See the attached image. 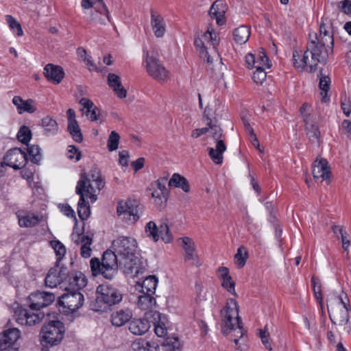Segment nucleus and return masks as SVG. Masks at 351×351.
I'll return each instance as SVG.
<instances>
[{
  "label": "nucleus",
  "mask_w": 351,
  "mask_h": 351,
  "mask_svg": "<svg viewBox=\"0 0 351 351\" xmlns=\"http://www.w3.org/2000/svg\"><path fill=\"white\" fill-rule=\"evenodd\" d=\"M309 42L302 56L297 50L293 52L294 67L300 71L305 69L313 72L319 63L326 64L330 55L333 53L334 39L324 23L319 26V34H309Z\"/></svg>",
  "instance_id": "1"
},
{
  "label": "nucleus",
  "mask_w": 351,
  "mask_h": 351,
  "mask_svg": "<svg viewBox=\"0 0 351 351\" xmlns=\"http://www.w3.org/2000/svg\"><path fill=\"white\" fill-rule=\"evenodd\" d=\"M32 302L29 305L30 309L18 307L14 311V319L21 326H32L39 324L44 318L45 314L41 312H33L39 311L40 308L51 304L55 300L56 296L49 292H37L32 294Z\"/></svg>",
  "instance_id": "2"
},
{
  "label": "nucleus",
  "mask_w": 351,
  "mask_h": 351,
  "mask_svg": "<svg viewBox=\"0 0 351 351\" xmlns=\"http://www.w3.org/2000/svg\"><path fill=\"white\" fill-rule=\"evenodd\" d=\"M112 248L120 258V265H123L126 274L135 277L139 273V260L136 256L137 242L131 237H119L112 242Z\"/></svg>",
  "instance_id": "3"
},
{
  "label": "nucleus",
  "mask_w": 351,
  "mask_h": 351,
  "mask_svg": "<svg viewBox=\"0 0 351 351\" xmlns=\"http://www.w3.org/2000/svg\"><path fill=\"white\" fill-rule=\"evenodd\" d=\"M219 42L218 34L211 27H208L206 32L197 37L194 41L195 46L199 52L201 57L204 60H206L208 64V70L214 71L212 64L214 58H216V66L219 67V71L215 73L217 77L223 75L222 70L224 67L223 63L219 60V57L216 54L215 47L218 45Z\"/></svg>",
  "instance_id": "4"
},
{
  "label": "nucleus",
  "mask_w": 351,
  "mask_h": 351,
  "mask_svg": "<svg viewBox=\"0 0 351 351\" xmlns=\"http://www.w3.org/2000/svg\"><path fill=\"white\" fill-rule=\"evenodd\" d=\"M221 317L223 334L228 335L231 331L237 330V335L234 336L238 338L243 337V323L239 316V306L234 299L227 300L226 306L221 311Z\"/></svg>",
  "instance_id": "5"
},
{
  "label": "nucleus",
  "mask_w": 351,
  "mask_h": 351,
  "mask_svg": "<svg viewBox=\"0 0 351 351\" xmlns=\"http://www.w3.org/2000/svg\"><path fill=\"white\" fill-rule=\"evenodd\" d=\"M119 255L115 251L106 250L102 256L101 263L97 258H93L90 261V269L93 276L101 274L104 278L111 280L117 273Z\"/></svg>",
  "instance_id": "6"
},
{
  "label": "nucleus",
  "mask_w": 351,
  "mask_h": 351,
  "mask_svg": "<svg viewBox=\"0 0 351 351\" xmlns=\"http://www.w3.org/2000/svg\"><path fill=\"white\" fill-rule=\"evenodd\" d=\"M96 298L91 308L97 312H108L112 305L119 303L123 298L122 293L114 287H97Z\"/></svg>",
  "instance_id": "7"
},
{
  "label": "nucleus",
  "mask_w": 351,
  "mask_h": 351,
  "mask_svg": "<svg viewBox=\"0 0 351 351\" xmlns=\"http://www.w3.org/2000/svg\"><path fill=\"white\" fill-rule=\"evenodd\" d=\"M65 332L64 324L59 321H50L45 324L40 331V343L43 348H51L58 345L63 339Z\"/></svg>",
  "instance_id": "8"
},
{
  "label": "nucleus",
  "mask_w": 351,
  "mask_h": 351,
  "mask_svg": "<svg viewBox=\"0 0 351 351\" xmlns=\"http://www.w3.org/2000/svg\"><path fill=\"white\" fill-rule=\"evenodd\" d=\"M81 182L84 183L81 191L88 193L91 202H95L97 199V193H99L105 186L100 170L97 167H93L88 173H82L76 186H78Z\"/></svg>",
  "instance_id": "9"
},
{
  "label": "nucleus",
  "mask_w": 351,
  "mask_h": 351,
  "mask_svg": "<svg viewBox=\"0 0 351 351\" xmlns=\"http://www.w3.org/2000/svg\"><path fill=\"white\" fill-rule=\"evenodd\" d=\"M65 293H63L58 300V304L62 307L60 311L65 315L73 314L84 303V295L77 290H71L68 287L65 288Z\"/></svg>",
  "instance_id": "10"
},
{
  "label": "nucleus",
  "mask_w": 351,
  "mask_h": 351,
  "mask_svg": "<svg viewBox=\"0 0 351 351\" xmlns=\"http://www.w3.org/2000/svg\"><path fill=\"white\" fill-rule=\"evenodd\" d=\"M207 125L216 143L215 147L208 148V154L215 164L221 165L223 162V154L226 150V145L223 140L221 139L222 130L220 127L213 125L212 121L208 122Z\"/></svg>",
  "instance_id": "11"
},
{
  "label": "nucleus",
  "mask_w": 351,
  "mask_h": 351,
  "mask_svg": "<svg viewBox=\"0 0 351 351\" xmlns=\"http://www.w3.org/2000/svg\"><path fill=\"white\" fill-rule=\"evenodd\" d=\"M117 212L123 220L130 223H134L140 218L143 208L135 201L128 200L119 203Z\"/></svg>",
  "instance_id": "12"
},
{
  "label": "nucleus",
  "mask_w": 351,
  "mask_h": 351,
  "mask_svg": "<svg viewBox=\"0 0 351 351\" xmlns=\"http://www.w3.org/2000/svg\"><path fill=\"white\" fill-rule=\"evenodd\" d=\"M146 69L148 74L156 80L163 82L169 78V71L160 63V60L153 54L147 52Z\"/></svg>",
  "instance_id": "13"
},
{
  "label": "nucleus",
  "mask_w": 351,
  "mask_h": 351,
  "mask_svg": "<svg viewBox=\"0 0 351 351\" xmlns=\"http://www.w3.org/2000/svg\"><path fill=\"white\" fill-rule=\"evenodd\" d=\"M167 181V178H160L157 180L152 182L149 187V190L152 191V197L154 199L155 205L160 208L165 207L167 201L168 191L166 188Z\"/></svg>",
  "instance_id": "14"
},
{
  "label": "nucleus",
  "mask_w": 351,
  "mask_h": 351,
  "mask_svg": "<svg viewBox=\"0 0 351 351\" xmlns=\"http://www.w3.org/2000/svg\"><path fill=\"white\" fill-rule=\"evenodd\" d=\"M138 292L141 293L138 296V306L144 311H149V308L156 305V301L154 295L156 293V287H138Z\"/></svg>",
  "instance_id": "15"
},
{
  "label": "nucleus",
  "mask_w": 351,
  "mask_h": 351,
  "mask_svg": "<svg viewBox=\"0 0 351 351\" xmlns=\"http://www.w3.org/2000/svg\"><path fill=\"white\" fill-rule=\"evenodd\" d=\"M26 156L20 149L8 151L3 158L1 166L6 165L15 169H21L26 164Z\"/></svg>",
  "instance_id": "16"
},
{
  "label": "nucleus",
  "mask_w": 351,
  "mask_h": 351,
  "mask_svg": "<svg viewBox=\"0 0 351 351\" xmlns=\"http://www.w3.org/2000/svg\"><path fill=\"white\" fill-rule=\"evenodd\" d=\"M150 321L153 322L154 326L155 334L159 337H165L167 334L166 327L167 317L157 311H149L145 314Z\"/></svg>",
  "instance_id": "17"
},
{
  "label": "nucleus",
  "mask_w": 351,
  "mask_h": 351,
  "mask_svg": "<svg viewBox=\"0 0 351 351\" xmlns=\"http://www.w3.org/2000/svg\"><path fill=\"white\" fill-rule=\"evenodd\" d=\"M150 24L154 36L162 38L166 32V24L163 16L154 10H150Z\"/></svg>",
  "instance_id": "18"
},
{
  "label": "nucleus",
  "mask_w": 351,
  "mask_h": 351,
  "mask_svg": "<svg viewBox=\"0 0 351 351\" xmlns=\"http://www.w3.org/2000/svg\"><path fill=\"white\" fill-rule=\"evenodd\" d=\"M82 182H80L78 186H76L75 191L77 195H80V199L78 202L77 213L79 217L82 220L87 219L90 214V206L88 202L86 201L85 197H89L88 193L81 191V187L83 186Z\"/></svg>",
  "instance_id": "19"
},
{
  "label": "nucleus",
  "mask_w": 351,
  "mask_h": 351,
  "mask_svg": "<svg viewBox=\"0 0 351 351\" xmlns=\"http://www.w3.org/2000/svg\"><path fill=\"white\" fill-rule=\"evenodd\" d=\"M21 337V332L17 328H10L0 335V350H6L14 346Z\"/></svg>",
  "instance_id": "20"
},
{
  "label": "nucleus",
  "mask_w": 351,
  "mask_h": 351,
  "mask_svg": "<svg viewBox=\"0 0 351 351\" xmlns=\"http://www.w3.org/2000/svg\"><path fill=\"white\" fill-rule=\"evenodd\" d=\"M351 308H338L332 307L331 311L328 310L329 317L331 322L339 326H345L350 322V311Z\"/></svg>",
  "instance_id": "21"
},
{
  "label": "nucleus",
  "mask_w": 351,
  "mask_h": 351,
  "mask_svg": "<svg viewBox=\"0 0 351 351\" xmlns=\"http://www.w3.org/2000/svg\"><path fill=\"white\" fill-rule=\"evenodd\" d=\"M66 273L63 268L59 269V265H55L54 267L50 269L46 278L45 285H60L65 282Z\"/></svg>",
  "instance_id": "22"
},
{
  "label": "nucleus",
  "mask_w": 351,
  "mask_h": 351,
  "mask_svg": "<svg viewBox=\"0 0 351 351\" xmlns=\"http://www.w3.org/2000/svg\"><path fill=\"white\" fill-rule=\"evenodd\" d=\"M150 319H133L129 322L128 329L135 335H143L150 328Z\"/></svg>",
  "instance_id": "23"
},
{
  "label": "nucleus",
  "mask_w": 351,
  "mask_h": 351,
  "mask_svg": "<svg viewBox=\"0 0 351 351\" xmlns=\"http://www.w3.org/2000/svg\"><path fill=\"white\" fill-rule=\"evenodd\" d=\"M312 173L314 179L326 180L329 178L330 169L325 159H317L313 164Z\"/></svg>",
  "instance_id": "24"
},
{
  "label": "nucleus",
  "mask_w": 351,
  "mask_h": 351,
  "mask_svg": "<svg viewBox=\"0 0 351 351\" xmlns=\"http://www.w3.org/2000/svg\"><path fill=\"white\" fill-rule=\"evenodd\" d=\"M180 245L184 250V258L185 261H195L197 258L196 247L192 239L184 237L180 238Z\"/></svg>",
  "instance_id": "25"
},
{
  "label": "nucleus",
  "mask_w": 351,
  "mask_h": 351,
  "mask_svg": "<svg viewBox=\"0 0 351 351\" xmlns=\"http://www.w3.org/2000/svg\"><path fill=\"white\" fill-rule=\"evenodd\" d=\"M17 217L19 226L25 228L35 226L43 218L42 215L24 211L19 212Z\"/></svg>",
  "instance_id": "26"
},
{
  "label": "nucleus",
  "mask_w": 351,
  "mask_h": 351,
  "mask_svg": "<svg viewBox=\"0 0 351 351\" xmlns=\"http://www.w3.org/2000/svg\"><path fill=\"white\" fill-rule=\"evenodd\" d=\"M45 76L54 84H59L64 77V72L62 67L47 64L44 69Z\"/></svg>",
  "instance_id": "27"
},
{
  "label": "nucleus",
  "mask_w": 351,
  "mask_h": 351,
  "mask_svg": "<svg viewBox=\"0 0 351 351\" xmlns=\"http://www.w3.org/2000/svg\"><path fill=\"white\" fill-rule=\"evenodd\" d=\"M108 84L112 88L115 95L120 99L126 97L127 90L122 86L121 78L114 73H109L108 75Z\"/></svg>",
  "instance_id": "28"
},
{
  "label": "nucleus",
  "mask_w": 351,
  "mask_h": 351,
  "mask_svg": "<svg viewBox=\"0 0 351 351\" xmlns=\"http://www.w3.org/2000/svg\"><path fill=\"white\" fill-rule=\"evenodd\" d=\"M73 240H74L75 243L77 244H82L80 254L82 257L86 258L91 256L92 249L90 248V245L93 242L91 237L85 235H77L76 236V239L73 237Z\"/></svg>",
  "instance_id": "29"
},
{
  "label": "nucleus",
  "mask_w": 351,
  "mask_h": 351,
  "mask_svg": "<svg viewBox=\"0 0 351 351\" xmlns=\"http://www.w3.org/2000/svg\"><path fill=\"white\" fill-rule=\"evenodd\" d=\"M132 312L128 310H119L111 315V322L113 326L120 327L125 325L132 318Z\"/></svg>",
  "instance_id": "30"
},
{
  "label": "nucleus",
  "mask_w": 351,
  "mask_h": 351,
  "mask_svg": "<svg viewBox=\"0 0 351 351\" xmlns=\"http://www.w3.org/2000/svg\"><path fill=\"white\" fill-rule=\"evenodd\" d=\"M134 351H157L158 345L154 342L148 341L144 339H136L131 346Z\"/></svg>",
  "instance_id": "31"
},
{
  "label": "nucleus",
  "mask_w": 351,
  "mask_h": 351,
  "mask_svg": "<svg viewBox=\"0 0 351 351\" xmlns=\"http://www.w3.org/2000/svg\"><path fill=\"white\" fill-rule=\"evenodd\" d=\"M65 281L69 285H87L88 283L86 276L79 271H73L66 274Z\"/></svg>",
  "instance_id": "32"
},
{
  "label": "nucleus",
  "mask_w": 351,
  "mask_h": 351,
  "mask_svg": "<svg viewBox=\"0 0 351 351\" xmlns=\"http://www.w3.org/2000/svg\"><path fill=\"white\" fill-rule=\"evenodd\" d=\"M250 36V28L245 25H241L236 28L233 32L234 40L239 44L245 43Z\"/></svg>",
  "instance_id": "33"
},
{
  "label": "nucleus",
  "mask_w": 351,
  "mask_h": 351,
  "mask_svg": "<svg viewBox=\"0 0 351 351\" xmlns=\"http://www.w3.org/2000/svg\"><path fill=\"white\" fill-rule=\"evenodd\" d=\"M41 125L44 129V134L53 136L58 130V125L55 119L50 117H46L41 121Z\"/></svg>",
  "instance_id": "34"
},
{
  "label": "nucleus",
  "mask_w": 351,
  "mask_h": 351,
  "mask_svg": "<svg viewBox=\"0 0 351 351\" xmlns=\"http://www.w3.org/2000/svg\"><path fill=\"white\" fill-rule=\"evenodd\" d=\"M304 123L306 135L308 138L313 142L317 141L319 137V131L315 119H306Z\"/></svg>",
  "instance_id": "35"
},
{
  "label": "nucleus",
  "mask_w": 351,
  "mask_h": 351,
  "mask_svg": "<svg viewBox=\"0 0 351 351\" xmlns=\"http://www.w3.org/2000/svg\"><path fill=\"white\" fill-rule=\"evenodd\" d=\"M80 105L86 109V115L89 120L94 121L97 120V112L99 110L95 107L94 104L87 98H82L80 101Z\"/></svg>",
  "instance_id": "36"
},
{
  "label": "nucleus",
  "mask_w": 351,
  "mask_h": 351,
  "mask_svg": "<svg viewBox=\"0 0 351 351\" xmlns=\"http://www.w3.org/2000/svg\"><path fill=\"white\" fill-rule=\"evenodd\" d=\"M332 230L338 239H341V245L344 250H347L350 245V241L348 239V234L342 226L333 225Z\"/></svg>",
  "instance_id": "37"
},
{
  "label": "nucleus",
  "mask_w": 351,
  "mask_h": 351,
  "mask_svg": "<svg viewBox=\"0 0 351 351\" xmlns=\"http://www.w3.org/2000/svg\"><path fill=\"white\" fill-rule=\"evenodd\" d=\"M170 186L181 188L184 191L188 192L190 189L189 183L185 178L178 173H174L169 181Z\"/></svg>",
  "instance_id": "38"
},
{
  "label": "nucleus",
  "mask_w": 351,
  "mask_h": 351,
  "mask_svg": "<svg viewBox=\"0 0 351 351\" xmlns=\"http://www.w3.org/2000/svg\"><path fill=\"white\" fill-rule=\"evenodd\" d=\"M50 245L53 249L56 255V265H60V261L63 259L66 250L64 245L58 240H52L50 241Z\"/></svg>",
  "instance_id": "39"
},
{
  "label": "nucleus",
  "mask_w": 351,
  "mask_h": 351,
  "mask_svg": "<svg viewBox=\"0 0 351 351\" xmlns=\"http://www.w3.org/2000/svg\"><path fill=\"white\" fill-rule=\"evenodd\" d=\"M67 129L75 142L81 143L83 141V135L77 121L68 123Z\"/></svg>",
  "instance_id": "40"
},
{
  "label": "nucleus",
  "mask_w": 351,
  "mask_h": 351,
  "mask_svg": "<svg viewBox=\"0 0 351 351\" xmlns=\"http://www.w3.org/2000/svg\"><path fill=\"white\" fill-rule=\"evenodd\" d=\"M165 351H178L180 342L178 337H169L161 344Z\"/></svg>",
  "instance_id": "41"
},
{
  "label": "nucleus",
  "mask_w": 351,
  "mask_h": 351,
  "mask_svg": "<svg viewBox=\"0 0 351 351\" xmlns=\"http://www.w3.org/2000/svg\"><path fill=\"white\" fill-rule=\"evenodd\" d=\"M248 252L245 247L241 246L237 249L234 255V262L239 268H242L246 263Z\"/></svg>",
  "instance_id": "42"
},
{
  "label": "nucleus",
  "mask_w": 351,
  "mask_h": 351,
  "mask_svg": "<svg viewBox=\"0 0 351 351\" xmlns=\"http://www.w3.org/2000/svg\"><path fill=\"white\" fill-rule=\"evenodd\" d=\"M103 14H104L106 18L108 19L106 15L105 12L101 8V7H95V11L92 12L90 13L88 20L90 22L97 23L101 24V25L105 24L106 23V19L103 16H99V15H101ZM107 20L108 21H110V20L107 19Z\"/></svg>",
  "instance_id": "43"
},
{
  "label": "nucleus",
  "mask_w": 351,
  "mask_h": 351,
  "mask_svg": "<svg viewBox=\"0 0 351 351\" xmlns=\"http://www.w3.org/2000/svg\"><path fill=\"white\" fill-rule=\"evenodd\" d=\"M17 138L22 143L28 145V143L32 138V132L30 129L25 125L21 127L17 134Z\"/></svg>",
  "instance_id": "44"
},
{
  "label": "nucleus",
  "mask_w": 351,
  "mask_h": 351,
  "mask_svg": "<svg viewBox=\"0 0 351 351\" xmlns=\"http://www.w3.org/2000/svg\"><path fill=\"white\" fill-rule=\"evenodd\" d=\"M30 160L34 163H38L42 159L40 148L38 145H27Z\"/></svg>",
  "instance_id": "45"
},
{
  "label": "nucleus",
  "mask_w": 351,
  "mask_h": 351,
  "mask_svg": "<svg viewBox=\"0 0 351 351\" xmlns=\"http://www.w3.org/2000/svg\"><path fill=\"white\" fill-rule=\"evenodd\" d=\"M158 234L160 235L162 241L166 243H170L173 239V235L169 230V226L166 222H163L160 224L158 228Z\"/></svg>",
  "instance_id": "46"
},
{
  "label": "nucleus",
  "mask_w": 351,
  "mask_h": 351,
  "mask_svg": "<svg viewBox=\"0 0 351 351\" xmlns=\"http://www.w3.org/2000/svg\"><path fill=\"white\" fill-rule=\"evenodd\" d=\"M6 21L9 27L13 30L17 36H22L23 32L21 24L11 15H6Z\"/></svg>",
  "instance_id": "47"
},
{
  "label": "nucleus",
  "mask_w": 351,
  "mask_h": 351,
  "mask_svg": "<svg viewBox=\"0 0 351 351\" xmlns=\"http://www.w3.org/2000/svg\"><path fill=\"white\" fill-rule=\"evenodd\" d=\"M145 232L147 236L152 238L154 241L159 239V232L156 224L154 221L148 222L145 226Z\"/></svg>",
  "instance_id": "48"
},
{
  "label": "nucleus",
  "mask_w": 351,
  "mask_h": 351,
  "mask_svg": "<svg viewBox=\"0 0 351 351\" xmlns=\"http://www.w3.org/2000/svg\"><path fill=\"white\" fill-rule=\"evenodd\" d=\"M256 69L253 73L252 79L256 84H262L266 80V73L264 68H261V65L256 66Z\"/></svg>",
  "instance_id": "49"
},
{
  "label": "nucleus",
  "mask_w": 351,
  "mask_h": 351,
  "mask_svg": "<svg viewBox=\"0 0 351 351\" xmlns=\"http://www.w3.org/2000/svg\"><path fill=\"white\" fill-rule=\"evenodd\" d=\"M120 136L115 131H112L110 134L107 142V147L109 151L112 152L118 148Z\"/></svg>",
  "instance_id": "50"
},
{
  "label": "nucleus",
  "mask_w": 351,
  "mask_h": 351,
  "mask_svg": "<svg viewBox=\"0 0 351 351\" xmlns=\"http://www.w3.org/2000/svg\"><path fill=\"white\" fill-rule=\"evenodd\" d=\"M219 277L222 280L221 285H234L229 275V271L226 267H221L219 269Z\"/></svg>",
  "instance_id": "51"
},
{
  "label": "nucleus",
  "mask_w": 351,
  "mask_h": 351,
  "mask_svg": "<svg viewBox=\"0 0 351 351\" xmlns=\"http://www.w3.org/2000/svg\"><path fill=\"white\" fill-rule=\"evenodd\" d=\"M330 79L328 77H322L320 78L319 86L322 90L321 95H322V101H326V94L329 89Z\"/></svg>",
  "instance_id": "52"
},
{
  "label": "nucleus",
  "mask_w": 351,
  "mask_h": 351,
  "mask_svg": "<svg viewBox=\"0 0 351 351\" xmlns=\"http://www.w3.org/2000/svg\"><path fill=\"white\" fill-rule=\"evenodd\" d=\"M21 112H19V114H22L25 112H29V113H33L36 110V107L34 105V101L32 99H27L24 100L23 104L21 107Z\"/></svg>",
  "instance_id": "53"
},
{
  "label": "nucleus",
  "mask_w": 351,
  "mask_h": 351,
  "mask_svg": "<svg viewBox=\"0 0 351 351\" xmlns=\"http://www.w3.org/2000/svg\"><path fill=\"white\" fill-rule=\"evenodd\" d=\"M223 3L221 1H216L211 6L210 9L209 14L213 17L218 14H220V12H225L224 9L222 8Z\"/></svg>",
  "instance_id": "54"
},
{
  "label": "nucleus",
  "mask_w": 351,
  "mask_h": 351,
  "mask_svg": "<svg viewBox=\"0 0 351 351\" xmlns=\"http://www.w3.org/2000/svg\"><path fill=\"white\" fill-rule=\"evenodd\" d=\"M259 337L261 339V341L263 344L265 346V348L269 350H271V343L269 341V333L261 329L259 330Z\"/></svg>",
  "instance_id": "55"
},
{
  "label": "nucleus",
  "mask_w": 351,
  "mask_h": 351,
  "mask_svg": "<svg viewBox=\"0 0 351 351\" xmlns=\"http://www.w3.org/2000/svg\"><path fill=\"white\" fill-rule=\"evenodd\" d=\"M256 60H258L257 65H261V68H263V66L269 68L271 66L270 61L264 52H260L257 57H256Z\"/></svg>",
  "instance_id": "56"
},
{
  "label": "nucleus",
  "mask_w": 351,
  "mask_h": 351,
  "mask_svg": "<svg viewBox=\"0 0 351 351\" xmlns=\"http://www.w3.org/2000/svg\"><path fill=\"white\" fill-rule=\"evenodd\" d=\"M67 157L71 160L75 159V161H78L81 158V153L75 146L69 145L68 147Z\"/></svg>",
  "instance_id": "57"
},
{
  "label": "nucleus",
  "mask_w": 351,
  "mask_h": 351,
  "mask_svg": "<svg viewBox=\"0 0 351 351\" xmlns=\"http://www.w3.org/2000/svg\"><path fill=\"white\" fill-rule=\"evenodd\" d=\"M311 111V106L306 103H304L300 108V113L302 116L304 121H306V119H314L313 116H312L310 113Z\"/></svg>",
  "instance_id": "58"
},
{
  "label": "nucleus",
  "mask_w": 351,
  "mask_h": 351,
  "mask_svg": "<svg viewBox=\"0 0 351 351\" xmlns=\"http://www.w3.org/2000/svg\"><path fill=\"white\" fill-rule=\"evenodd\" d=\"M158 282V278L155 275H150L146 276L143 282L137 281L136 285H157Z\"/></svg>",
  "instance_id": "59"
},
{
  "label": "nucleus",
  "mask_w": 351,
  "mask_h": 351,
  "mask_svg": "<svg viewBox=\"0 0 351 351\" xmlns=\"http://www.w3.org/2000/svg\"><path fill=\"white\" fill-rule=\"evenodd\" d=\"M341 130L348 138H351V121L345 119L341 124Z\"/></svg>",
  "instance_id": "60"
},
{
  "label": "nucleus",
  "mask_w": 351,
  "mask_h": 351,
  "mask_svg": "<svg viewBox=\"0 0 351 351\" xmlns=\"http://www.w3.org/2000/svg\"><path fill=\"white\" fill-rule=\"evenodd\" d=\"M82 52H83V53L84 55V58L83 60L86 62V64L88 66V70L90 71H97L98 70L97 66L93 62L91 57L88 56L86 55V50H82Z\"/></svg>",
  "instance_id": "61"
},
{
  "label": "nucleus",
  "mask_w": 351,
  "mask_h": 351,
  "mask_svg": "<svg viewBox=\"0 0 351 351\" xmlns=\"http://www.w3.org/2000/svg\"><path fill=\"white\" fill-rule=\"evenodd\" d=\"M245 62L248 69L256 68L258 60H256V56L252 53H248L245 56Z\"/></svg>",
  "instance_id": "62"
},
{
  "label": "nucleus",
  "mask_w": 351,
  "mask_h": 351,
  "mask_svg": "<svg viewBox=\"0 0 351 351\" xmlns=\"http://www.w3.org/2000/svg\"><path fill=\"white\" fill-rule=\"evenodd\" d=\"M338 303L342 305V308H351L349 299L347 296V294L344 292L342 294L337 296Z\"/></svg>",
  "instance_id": "63"
},
{
  "label": "nucleus",
  "mask_w": 351,
  "mask_h": 351,
  "mask_svg": "<svg viewBox=\"0 0 351 351\" xmlns=\"http://www.w3.org/2000/svg\"><path fill=\"white\" fill-rule=\"evenodd\" d=\"M341 5V10L346 14H351V1L350 0H344L339 3Z\"/></svg>",
  "instance_id": "64"
}]
</instances>
